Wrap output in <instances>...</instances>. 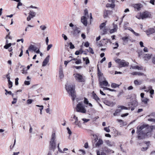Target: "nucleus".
I'll return each instance as SVG.
<instances>
[{"label":"nucleus","instance_id":"nucleus-1","mask_svg":"<svg viewBox=\"0 0 155 155\" xmlns=\"http://www.w3.org/2000/svg\"><path fill=\"white\" fill-rule=\"evenodd\" d=\"M148 126L147 125L143 124L140 126H138L137 127L138 130L139 131V134L138 138L140 139H142L144 138L146 135V133H148L147 131L144 133H143L141 131L143 130L144 129V130H146L148 128Z\"/></svg>","mask_w":155,"mask_h":155},{"label":"nucleus","instance_id":"nucleus-2","mask_svg":"<svg viewBox=\"0 0 155 155\" xmlns=\"http://www.w3.org/2000/svg\"><path fill=\"white\" fill-rule=\"evenodd\" d=\"M74 87V85L72 84H68L66 85V90L70 95H71L73 101L74 100L76 97Z\"/></svg>","mask_w":155,"mask_h":155},{"label":"nucleus","instance_id":"nucleus-3","mask_svg":"<svg viewBox=\"0 0 155 155\" xmlns=\"http://www.w3.org/2000/svg\"><path fill=\"white\" fill-rule=\"evenodd\" d=\"M56 136L55 133H53L51 136V139L50 141L49 146L50 148L54 150L56 148Z\"/></svg>","mask_w":155,"mask_h":155},{"label":"nucleus","instance_id":"nucleus-4","mask_svg":"<svg viewBox=\"0 0 155 155\" xmlns=\"http://www.w3.org/2000/svg\"><path fill=\"white\" fill-rule=\"evenodd\" d=\"M75 80L79 82H84L85 81V77L83 74L76 73L74 74Z\"/></svg>","mask_w":155,"mask_h":155},{"label":"nucleus","instance_id":"nucleus-5","mask_svg":"<svg viewBox=\"0 0 155 155\" xmlns=\"http://www.w3.org/2000/svg\"><path fill=\"white\" fill-rule=\"evenodd\" d=\"M76 111L78 112L82 113H85L86 112V110L85 107L83 105L82 103H79L77 104L76 107Z\"/></svg>","mask_w":155,"mask_h":155},{"label":"nucleus","instance_id":"nucleus-6","mask_svg":"<svg viewBox=\"0 0 155 155\" xmlns=\"http://www.w3.org/2000/svg\"><path fill=\"white\" fill-rule=\"evenodd\" d=\"M130 107H127L123 106H118V109L115 110V112L113 113V115L114 116L118 115L119 113L122 110H130Z\"/></svg>","mask_w":155,"mask_h":155},{"label":"nucleus","instance_id":"nucleus-7","mask_svg":"<svg viewBox=\"0 0 155 155\" xmlns=\"http://www.w3.org/2000/svg\"><path fill=\"white\" fill-rule=\"evenodd\" d=\"M115 62L118 63L120 67H125L129 65V63L124 60H121L117 59L115 60Z\"/></svg>","mask_w":155,"mask_h":155},{"label":"nucleus","instance_id":"nucleus-8","mask_svg":"<svg viewBox=\"0 0 155 155\" xmlns=\"http://www.w3.org/2000/svg\"><path fill=\"white\" fill-rule=\"evenodd\" d=\"M74 120V122L73 124L77 126L78 127H81V126L80 123V122L78 121V117L75 115H74L72 116L70 119V121L71 122H73Z\"/></svg>","mask_w":155,"mask_h":155},{"label":"nucleus","instance_id":"nucleus-9","mask_svg":"<svg viewBox=\"0 0 155 155\" xmlns=\"http://www.w3.org/2000/svg\"><path fill=\"white\" fill-rule=\"evenodd\" d=\"M85 15L84 16L82 17L81 19V22L85 26L87 25V19L88 17V11L87 9H85L84 11Z\"/></svg>","mask_w":155,"mask_h":155},{"label":"nucleus","instance_id":"nucleus-10","mask_svg":"<svg viewBox=\"0 0 155 155\" xmlns=\"http://www.w3.org/2000/svg\"><path fill=\"white\" fill-rule=\"evenodd\" d=\"M151 16V14L149 12L146 11L140 13V17H138L137 16H136V17L139 19L141 18L143 19L147 18H150Z\"/></svg>","mask_w":155,"mask_h":155},{"label":"nucleus","instance_id":"nucleus-11","mask_svg":"<svg viewBox=\"0 0 155 155\" xmlns=\"http://www.w3.org/2000/svg\"><path fill=\"white\" fill-rule=\"evenodd\" d=\"M99 83L100 87L101 88H103V86H109V85L108 84V82L105 80L104 77H103L102 79L101 80H99Z\"/></svg>","mask_w":155,"mask_h":155},{"label":"nucleus","instance_id":"nucleus-12","mask_svg":"<svg viewBox=\"0 0 155 155\" xmlns=\"http://www.w3.org/2000/svg\"><path fill=\"white\" fill-rule=\"evenodd\" d=\"M38 49V48L35 46L31 45L28 48V50L30 51H34L35 52Z\"/></svg>","mask_w":155,"mask_h":155},{"label":"nucleus","instance_id":"nucleus-13","mask_svg":"<svg viewBox=\"0 0 155 155\" xmlns=\"http://www.w3.org/2000/svg\"><path fill=\"white\" fill-rule=\"evenodd\" d=\"M49 60V56L48 55L44 60L42 66H45L47 63L48 62Z\"/></svg>","mask_w":155,"mask_h":155},{"label":"nucleus","instance_id":"nucleus-14","mask_svg":"<svg viewBox=\"0 0 155 155\" xmlns=\"http://www.w3.org/2000/svg\"><path fill=\"white\" fill-rule=\"evenodd\" d=\"M73 29L74 31V34H78L80 32L79 28L76 26H74L73 27Z\"/></svg>","mask_w":155,"mask_h":155},{"label":"nucleus","instance_id":"nucleus-15","mask_svg":"<svg viewBox=\"0 0 155 155\" xmlns=\"http://www.w3.org/2000/svg\"><path fill=\"white\" fill-rule=\"evenodd\" d=\"M155 32L154 29L153 28H150L146 31V33L147 35L151 34Z\"/></svg>","mask_w":155,"mask_h":155},{"label":"nucleus","instance_id":"nucleus-16","mask_svg":"<svg viewBox=\"0 0 155 155\" xmlns=\"http://www.w3.org/2000/svg\"><path fill=\"white\" fill-rule=\"evenodd\" d=\"M111 12H112L111 11L105 10L104 12V18H105L107 17L108 15L111 14Z\"/></svg>","mask_w":155,"mask_h":155},{"label":"nucleus","instance_id":"nucleus-17","mask_svg":"<svg viewBox=\"0 0 155 155\" xmlns=\"http://www.w3.org/2000/svg\"><path fill=\"white\" fill-rule=\"evenodd\" d=\"M141 5L140 4H136L134 5V7L135 9H137V10L139 11L140 10L141 8Z\"/></svg>","mask_w":155,"mask_h":155},{"label":"nucleus","instance_id":"nucleus-18","mask_svg":"<svg viewBox=\"0 0 155 155\" xmlns=\"http://www.w3.org/2000/svg\"><path fill=\"white\" fill-rule=\"evenodd\" d=\"M105 143H106L107 145L110 147L113 146L114 145V143L113 142L110 141L108 140H106Z\"/></svg>","mask_w":155,"mask_h":155},{"label":"nucleus","instance_id":"nucleus-19","mask_svg":"<svg viewBox=\"0 0 155 155\" xmlns=\"http://www.w3.org/2000/svg\"><path fill=\"white\" fill-rule=\"evenodd\" d=\"M117 25H114V28L112 29H111L110 31V33H112L115 31H116L117 30Z\"/></svg>","mask_w":155,"mask_h":155},{"label":"nucleus","instance_id":"nucleus-20","mask_svg":"<svg viewBox=\"0 0 155 155\" xmlns=\"http://www.w3.org/2000/svg\"><path fill=\"white\" fill-rule=\"evenodd\" d=\"M142 83V81L140 80H136L134 81V83L135 85H140Z\"/></svg>","mask_w":155,"mask_h":155},{"label":"nucleus","instance_id":"nucleus-21","mask_svg":"<svg viewBox=\"0 0 155 155\" xmlns=\"http://www.w3.org/2000/svg\"><path fill=\"white\" fill-rule=\"evenodd\" d=\"M132 68L133 69H137L138 70H142L143 69V68L142 67H139L138 66H131V68Z\"/></svg>","mask_w":155,"mask_h":155},{"label":"nucleus","instance_id":"nucleus-22","mask_svg":"<svg viewBox=\"0 0 155 155\" xmlns=\"http://www.w3.org/2000/svg\"><path fill=\"white\" fill-rule=\"evenodd\" d=\"M103 143V141L101 139H99L96 144V147H99L100 145Z\"/></svg>","mask_w":155,"mask_h":155},{"label":"nucleus","instance_id":"nucleus-23","mask_svg":"<svg viewBox=\"0 0 155 155\" xmlns=\"http://www.w3.org/2000/svg\"><path fill=\"white\" fill-rule=\"evenodd\" d=\"M8 41L6 40V43L7 44L4 47V48L5 49H8L9 47H10L11 46V45H12V44L11 43L8 44Z\"/></svg>","mask_w":155,"mask_h":155},{"label":"nucleus","instance_id":"nucleus-24","mask_svg":"<svg viewBox=\"0 0 155 155\" xmlns=\"http://www.w3.org/2000/svg\"><path fill=\"white\" fill-rule=\"evenodd\" d=\"M131 74L132 75H138L139 76H141V75H144L143 73H142L136 72H133L132 73H131Z\"/></svg>","mask_w":155,"mask_h":155},{"label":"nucleus","instance_id":"nucleus-25","mask_svg":"<svg viewBox=\"0 0 155 155\" xmlns=\"http://www.w3.org/2000/svg\"><path fill=\"white\" fill-rule=\"evenodd\" d=\"M147 145V147H143L141 148V150L142 151H145L148 148V144L150 143V142L149 141H148L147 142H146V143H145Z\"/></svg>","mask_w":155,"mask_h":155},{"label":"nucleus","instance_id":"nucleus-26","mask_svg":"<svg viewBox=\"0 0 155 155\" xmlns=\"http://www.w3.org/2000/svg\"><path fill=\"white\" fill-rule=\"evenodd\" d=\"M34 27V25H28L25 29V31L27 32L29 30V28H33Z\"/></svg>","mask_w":155,"mask_h":155},{"label":"nucleus","instance_id":"nucleus-27","mask_svg":"<svg viewBox=\"0 0 155 155\" xmlns=\"http://www.w3.org/2000/svg\"><path fill=\"white\" fill-rule=\"evenodd\" d=\"M142 102L144 104H147L149 101V99L146 97L144 98L141 100Z\"/></svg>","mask_w":155,"mask_h":155},{"label":"nucleus","instance_id":"nucleus-28","mask_svg":"<svg viewBox=\"0 0 155 155\" xmlns=\"http://www.w3.org/2000/svg\"><path fill=\"white\" fill-rule=\"evenodd\" d=\"M101 30V33L102 34V35H104L106 34V32L107 31V29L106 28V27L102 28L100 29Z\"/></svg>","mask_w":155,"mask_h":155},{"label":"nucleus","instance_id":"nucleus-29","mask_svg":"<svg viewBox=\"0 0 155 155\" xmlns=\"http://www.w3.org/2000/svg\"><path fill=\"white\" fill-rule=\"evenodd\" d=\"M98 75L99 76V80H101L102 79L103 77H104L103 75V74L101 73L100 71L98 72Z\"/></svg>","mask_w":155,"mask_h":155},{"label":"nucleus","instance_id":"nucleus-30","mask_svg":"<svg viewBox=\"0 0 155 155\" xmlns=\"http://www.w3.org/2000/svg\"><path fill=\"white\" fill-rule=\"evenodd\" d=\"M83 61L85 62L86 64H87L89 63L90 61L88 57L83 58Z\"/></svg>","mask_w":155,"mask_h":155},{"label":"nucleus","instance_id":"nucleus-31","mask_svg":"<svg viewBox=\"0 0 155 155\" xmlns=\"http://www.w3.org/2000/svg\"><path fill=\"white\" fill-rule=\"evenodd\" d=\"M151 58V56L149 54H146L144 56V58L145 60L150 59Z\"/></svg>","mask_w":155,"mask_h":155},{"label":"nucleus","instance_id":"nucleus-32","mask_svg":"<svg viewBox=\"0 0 155 155\" xmlns=\"http://www.w3.org/2000/svg\"><path fill=\"white\" fill-rule=\"evenodd\" d=\"M93 98L96 101H98L99 100V98L97 96L94 94V92L92 93Z\"/></svg>","mask_w":155,"mask_h":155},{"label":"nucleus","instance_id":"nucleus-33","mask_svg":"<svg viewBox=\"0 0 155 155\" xmlns=\"http://www.w3.org/2000/svg\"><path fill=\"white\" fill-rule=\"evenodd\" d=\"M106 6L107 8L111 7L113 8L115 6V5L114 3H112L111 4H108L106 5Z\"/></svg>","mask_w":155,"mask_h":155},{"label":"nucleus","instance_id":"nucleus-34","mask_svg":"<svg viewBox=\"0 0 155 155\" xmlns=\"http://www.w3.org/2000/svg\"><path fill=\"white\" fill-rule=\"evenodd\" d=\"M111 87L112 88H115L119 87V85L116 83H112L111 84Z\"/></svg>","mask_w":155,"mask_h":155},{"label":"nucleus","instance_id":"nucleus-35","mask_svg":"<svg viewBox=\"0 0 155 155\" xmlns=\"http://www.w3.org/2000/svg\"><path fill=\"white\" fill-rule=\"evenodd\" d=\"M130 105H132L135 107H136L138 105V103L136 101H133L132 104H128V106H130Z\"/></svg>","mask_w":155,"mask_h":155},{"label":"nucleus","instance_id":"nucleus-36","mask_svg":"<svg viewBox=\"0 0 155 155\" xmlns=\"http://www.w3.org/2000/svg\"><path fill=\"white\" fill-rule=\"evenodd\" d=\"M35 13L32 11H30L29 13V15L32 17H34L35 16Z\"/></svg>","mask_w":155,"mask_h":155},{"label":"nucleus","instance_id":"nucleus-37","mask_svg":"<svg viewBox=\"0 0 155 155\" xmlns=\"http://www.w3.org/2000/svg\"><path fill=\"white\" fill-rule=\"evenodd\" d=\"M59 77L61 79H62L64 77V74L62 71H60Z\"/></svg>","mask_w":155,"mask_h":155},{"label":"nucleus","instance_id":"nucleus-38","mask_svg":"<svg viewBox=\"0 0 155 155\" xmlns=\"http://www.w3.org/2000/svg\"><path fill=\"white\" fill-rule=\"evenodd\" d=\"M122 39L124 42H127L128 40V38L127 37H124Z\"/></svg>","mask_w":155,"mask_h":155},{"label":"nucleus","instance_id":"nucleus-39","mask_svg":"<svg viewBox=\"0 0 155 155\" xmlns=\"http://www.w3.org/2000/svg\"><path fill=\"white\" fill-rule=\"evenodd\" d=\"M106 24L105 23H102L100 25V29L103 28L105 27Z\"/></svg>","mask_w":155,"mask_h":155},{"label":"nucleus","instance_id":"nucleus-40","mask_svg":"<svg viewBox=\"0 0 155 155\" xmlns=\"http://www.w3.org/2000/svg\"><path fill=\"white\" fill-rule=\"evenodd\" d=\"M113 44L114 46V49H117L119 46L118 43L117 42H116L115 44L113 43Z\"/></svg>","mask_w":155,"mask_h":155},{"label":"nucleus","instance_id":"nucleus-41","mask_svg":"<svg viewBox=\"0 0 155 155\" xmlns=\"http://www.w3.org/2000/svg\"><path fill=\"white\" fill-rule=\"evenodd\" d=\"M33 101V100L31 99H28L27 101V103L28 104H30L32 103Z\"/></svg>","mask_w":155,"mask_h":155},{"label":"nucleus","instance_id":"nucleus-42","mask_svg":"<svg viewBox=\"0 0 155 155\" xmlns=\"http://www.w3.org/2000/svg\"><path fill=\"white\" fill-rule=\"evenodd\" d=\"M88 51L92 54H93L94 53V51L93 49L91 47H89V48Z\"/></svg>","mask_w":155,"mask_h":155},{"label":"nucleus","instance_id":"nucleus-43","mask_svg":"<svg viewBox=\"0 0 155 155\" xmlns=\"http://www.w3.org/2000/svg\"><path fill=\"white\" fill-rule=\"evenodd\" d=\"M104 130L106 132L109 133L110 132V130L108 127H105L104 128Z\"/></svg>","mask_w":155,"mask_h":155},{"label":"nucleus","instance_id":"nucleus-44","mask_svg":"<svg viewBox=\"0 0 155 155\" xmlns=\"http://www.w3.org/2000/svg\"><path fill=\"white\" fill-rule=\"evenodd\" d=\"M70 48L71 49H73L74 48V46L72 44L71 42L69 43Z\"/></svg>","mask_w":155,"mask_h":155},{"label":"nucleus","instance_id":"nucleus-45","mask_svg":"<svg viewBox=\"0 0 155 155\" xmlns=\"http://www.w3.org/2000/svg\"><path fill=\"white\" fill-rule=\"evenodd\" d=\"M8 87L9 88H11L12 86V83L11 81L8 82Z\"/></svg>","mask_w":155,"mask_h":155},{"label":"nucleus","instance_id":"nucleus-46","mask_svg":"<svg viewBox=\"0 0 155 155\" xmlns=\"http://www.w3.org/2000/svg\"><path fill=\"white\" fill-rule=\"evenodd\" d=\"M40 28L42 30H44L45 29L46 27L44 25H41L40 26Z\"/></svg>","mask_w":155,"mask_h":155},{"label":"nucleus","instance_id":"nucleus-47","mask_svg":"<svg viewBox=\"0 0 155 155\" xmlns=\"http://www.w3.org/2000/svg\"><path fill=\"white\" fill-rule=\"evenodd\" d=\"M117 121L118 122L120 123V124H121L122 125H123L124 124V122L122 120H120V119H117Z\"/></svg>","mask_w":155,"mask_h":155},{"label":"nucleus","instance_id":"nucleus-48","mask_svg":"<svg viewBox=\"0 0 155 155\" xmlns=\"http://www.w3.org/2000/svg\"><path fill=\"white\" fill-rule=\"evenodd\" d=\"M27 69L26 68H23V70H22V73L23 74H26L27 73Z\"/></svg>","mask_w":155,"mask_h":155},{"label":"nucleus","instance_id":"nucleus-49","mask_svg":"<svg viewBox=\"0 0 155 155\" xmlns=\"http://www.w3.org/2000/svg\"><path fill=\"white\" fill-rule=\"evenodd\" d=\"M103 149L104 151L107 152H110V150L108 149L107 147H106L104 148Z\"/></svg>","mask_w":155,"mask_h":155},{"label":"nucleus","instance_id":"nucleus-50","mask_svg":"<svg viewBox=\"0 0 155 155\" xmlns=\"http://www.w3.org/2000/svg\"><path fill=\"white\" fill-rule=\"evenodd\" d=\"M52 44H50L49 45H48V46L47 48V50L48 51H49L50 49L52 47Z\"/></svg>","mask_w":155,"mask_h":155},{"label":"nucleus","instance_id":"nucleus-51","mask_svg":"<svg viewBox=\"0 0 155 155\" xmlns=\"http://www.w3.org/2000/svg\"><path fill=\"white\" fill-rule=\"evenodd\" d=\"M75 63L77 64H80L81 63V61L80 59L77 60L75 62Z\"/></svg>","mask_w":155,"mask_h":155},{"label":"nucleus","instance_id":"nucleus-52","mask_svg":"<svg viewBox=\"0 0 155 155\" xmlns=\"http://www.w3.org/2000/svg\"><path fill=\"white\" fill-rule=\"evenodd\" d=\"M82 120L84 121V123H86L89 120V119L86 118H83Z\"/></svg>","mask_w":155,"mask_h":155},{"label":"nucleus","instance_id":"nucleus-53","mask_svg":"<svg viewBox=\"0 0 155 155\" xmlns=\"http://www.w3.org/2000/svg\"><path fill=\"white\" fill-rule=\"evenodd\" d=\"M84 46L86 47H88L89 46V43L88 41L84 43Z\"/></svg>","mask_w":155,"mask_h":155},{"label":"nucleus","instance_id":"nucleus-54","mask_svg":"<svg viewBox=\"0 0 155 155\" xmlns=\"http://www.w3.org/2000/svg\"><path fill=\"white\" fill-rule=\"evenodd\" d=\"M84 103L86 104H88L89 103V101H88V100L85 98L84 99Z\"/></svg>","mask_w":155,"mask_h":155},{"label":"nucleus","instance_id":"nucleus-55","mask_svg":"<svg viewBox=\"0 0 155 155\" xmlns=\"http://www.w3.org/2000/svg\"><path fill=\"white\" fill-rule=\"evenodd\" d=\"M5 91L6 92V93H5V94L6 95H7L8 94H12L11 91H8L6 89H5Z\"/></svg>","mask_w":155,"mask_h":155},{"label":"nucleus","instance_id":"nucleus-56","mask_svg":"<svg viewBox=\"0 0 155 155\" xmlns=\"http://www.w3.org/2000/svg\"><path fill=\"white\" fill-rule=\"evenodd\" d=\"M33 18V17H32V16H31L30 15H29L27 18V21H29L31 19V18Z\"/></svg>","mask_w":155,"mask_h":155},{"label":"nucleus","instance_id":"nucleus-57","mask_svg":"<svg viewBox=\"0 0 155 155\" xmlns=\"http://www.w3.org/2000/svg\"><path fill=\"white\" fill-rule=\"evenodd\" d=\"M45 110H46V111L47 113H48L49 114H51V113L50 112L51 111V110L49 108H48L46 109Z\"/></svg>","mask_w":155,"mask_h":155},{"label":"nucleus","instance_id":"nucleus-58","mask_svg":"<svg viewBox=\"0 0 155 155\" xmlns=\"http://www.w3.org/2000/svg\"><path fill=\"white\" fill-rule=\"evenodd\" d=\"M59 144H60L59 143L58 144V150L60 152L63 153V151L59 147Z\"/></svg>","mask_w":155,"mask_h":155},{"label":"nucleus","instance_id":"nucleus-59","mask_svg":"<svg viewBox=\"0 0 155 155\" xmlns=\"http://www.w3.org/2000/svg\"><path fill=\"white\" fill-rule=\"evenodd\" d=\"M62 37L64 38V39L65 40H67V37L64 34H62Z\"/></svg>","mask_w":155,"mask_h":155},{"label":"nucleus","instance_id":"nucleus-60","mask_svg":"<svg viewBox=\"0 0 155 155\" xmlns=\"http://www.w3.org/2000/svg\"><path fill=\"white\" fill-rule=\"evenodd\" d=\"M67 129L68 131V133L70 135H71V134L72 132L70 129L68 127H67Z\"/></svg>","mask_w":155,"mask_h":155},{"label":"nucleus","instance_id":"nucleus-61","mask_svg":"<svg viewBox=\"0 0 155 155\" xmlns=\"http://www.w3.org/2000/svg\"><path fill=\"white\" fill-rule=\"evenodd\" d=\"M18 78H16L15 79V84L16 85H17L18 84Z\"/></svg>","mask_w":155,"mask_h":155},{"label":"nucleus","instance_id":"nucleus-62","mask_svg":"<svg viewBox=\"0 0 155 155\" xmlns=\"http://www.w3.org/2000/svg\"><path fill=\"white\" fill-rule=\"evenodd\" d=\"M129 114L128 113H126L125 114H122L121 115V116L122 117H126V116H128L129 115Z\"/></svg>","mask_w":155,"mask_h":155},{"label":"nucleus","instance_id":"nucleus-63","mask_svg":"<svg viewBox=\"0 0 155 155\" xmlns=\"http://www.w3.org/2000/svg\"><path fill=\"white\" fill-rule=\"evenodd\" d=\"M17 100L16 98H13V101L12 102V104H14L16 103Z\"/></svg>","mask_w":155,"mask_h":155},{"label":"nucleus","instance_id":"nucleus-64","mask_svg":"<svg viewBox=\"0 0 155 155\" xmlns=\"http://www.w3.org/2000/svg\"><path fill=\"white\" fill-rule=\"evenodd\" d=\"M74 4L75 6H77L78 5V2L77 1L74 0Z\"/></svg>","mask_w":155,"mask_h":155}]
</instances>
